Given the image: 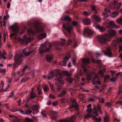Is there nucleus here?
<instances>
[{"mask_svg": "<svg viewBox=\"0 0 122 122\" xmlns=\"http://www.w3.org/2000/svg\"><path fill=\"white\" fill-rule=\"evenodd\" d=\"M59 70L58 69H55L52 70L50 73V74L51 76H49L47 77L48 80H50L54 76H55L57 78L56 79V81L55 84L57 86V88L58 90L59 91L61 89L64 83L62 79L58 77L59 76H60V74L59 72Z\"/></svg>", "mask_w": 122, "mask_h": 122, "instance_id": "nucleus-1", "label": "nucleus"}, {"mask_svg": "<svg viewBox=\"0 0 122 122\" xmlns=\"http://www.w3.org/2000/svg\"><path fill=\"white\" fill-rule=\"evenodd\" d=\"M108 31V34L105 33L104 35H100L97 36V40L101 43L104 44L106 43L110 39L115 36L117 34L116 31Z\"/></svg>", "mask_w": 122, "mask_h": 122, "instance_id": "nucleus-2", "label": "nucleus"}, {"mask_svg": "<svg viewBox=\"0 0 122 122\" xmlns=\"http://www.w3.org/2000/svg\"><path fill=\"white\" fill-rule=\"evenodd\" d=\"M64 21L67 20L66 22H64L62 28L67 30H71L74 27V26H76L77 24V23L76 21H73L71 24V18L67 16H66L62 19Z\"/></svg>", "mask_w": 122, "mask_h": 122, "instance_id": "nucleus-3", "label": "nucleus"}, {"mask_svg": "<svg viewBox=\"0 0 122 122\" xmlns=\"http://www.w3.org/2000/svg\"><path fill=\"white\" fill-rule=\"evenodd\" d=\"M90 62V60L89 58H86L83 60L82 61L83 65L82 66L84 67L83 71L86 73V79L88 81L90 80L92 77V74L90 71H88L87 69L85 68L88 66L86 64H88Z\"/></svg>", "mask_w": 122, "mask_h": 122, "instance_id": "nucleus-4", "label": "nucleus"}, {"mask_svg": "<svg viewBox=\"0 0 122 122\" xmlns=\"http://www.w3.org/2000/svg\"><path fill=\"white\" fill-rule=\"evenodd\" d=\"M49 45L48 46L44 44H42L39 48V51L41 55H42L44 53L47 52H51L52 48L53 46L51 44L48 43Z\"/></svg>", "mask_w": 122, "mask_h": 122, "instance_id": "nucleus-5", "label": "nucleus"}, {"mask_svg": "<svg viewBox=\"0 0 122 122\" xmlns=\"http://www.w3.org/2000/svg\"><path fill=\"white\" fill-rule=\"evenodd\" d=\"M23 55L20 54H16L14 56V58L15 61L14 65L15 68L21 63L22 61L21 57Z\"/></svg>", "mask_w": 122, "mask_h": 122, "instance_id": "nucleus-6", "label": "nucleus"}, {"mask_svg": "<svg viewBox=\"0 0 122 122\" xmlns=\"http://www.w3.org/2000/svg\"><path fill=\"white\" fill-rule=\"evenodd\" d=\"M93 113L96 116L98 115L99 113L102 114V110L101 106L99 104H98L97 107H94L93 108Z\"/></svg>", "mask_w": 122, "mask_h": 122, "instance_id": "nucleus-7", "label": "nucleus"}, {"mask_svg": "<svg viewBox=\"0 0 122 122\" xmlns=\"http://www.w3.org/2000/svg\"><path fill=\"white\" fill-rule=\"evenodd\" d=\"M71 54L70 53L67 54L64 58V60L61 61L59 63L60 64L63 66H65L66 65L67 61L68 60Z\"/></svg>", "mask_w": 122, "mask_h": 122, "instance_id": "nucleus-8", "label": "nucleus"}, {"mask_svg": "<svg viewBox=\"0 0 122 122\" xmlns=\"http://www.w3.org/2000/svg\"><path fill=\"white\" fill-rule=\"evenodd\" d=\"M58 114V113L56 111H50L48 113V115L50 116V118L54 120H55L58 116L57 115Z\"/></svg>", "mask_w": 122, "mask_h": 122, "instance_id": "nucleus-9", "label": "nucleus"}, {"mask_svg": "<svg viewBox=\"0 0 122 122\" xmlns=\"http://www.w3.org/2000/svg\"><path fill=\"white\" fill-rule=\"evenodd\" d=\"M69 108L71 112L74 111L73 109H75L76 110H78L79 108L78 105L75 100H73L72 101V104L69 106Z\"/></svg>", "mask_w": 122, "mask_h": 122, "instance_id": "nucleus-10", "label": "nucleus"}, {"mask_svg": "<svg viewBox=\"0 0 122 122\" xmlns=\"http://www.w3.org/2000/svg\"><path fill=\"white\" fill-rule=\"evenodd\" d=\"M113 20L110 21L108 24L107 26V28H119V26L115 24Z\"/></svg>", "mask_w": 122, "mask_h": 122, "instance_id": "nucleus-11", "label": "nucleus"}, {"mask_svg": "<svg viewBox=\"0 0 122 122\" xmlns=\"http://www.w3.org/2000/svg\"><path fill=\"white\" fill-rule=\"evenodd\" d=\"M64 43V42H54L53 43V44L54 45L56 49L59 50L61 49V45H63Z\"/></svg>", "mask_w": 122, "mask_h": 122, "instance_id": "nucleus-12", "label": "nucleus"}, {"mask_svg": "<svg viewBox=\"0 0 122 122\" xmlns=\"http://www.w3.org/2000/svg\"><path fill=\"white\" fill-rule=\"evenodd\" d=\"M76 119V117L73 116L70 118H66L64 120H61L59 122H74Z\"/></svg>", "mask_w": 122, "mask_h": 122, "instance_id": "nucleus-13", "label": "nucleus"}, {"mask_svg": "<svg viewBox=\"0 0 122 122\" xmlns=\"http://www.w3.org/2000/svg\"><path fill=\"white\" fill-rule=\"evenodd\" d=\"M14 32L10 34V37H12L13 36L15 37L18 36L19 35H22L25 33V31H21L19 32V31H13Z\"/></svg>", "mask_w": 122, "mask_h": 122, "instance_id": "nucleus-14", "label": "nucleus"}, {"mask_svg": "<svg viewBox=\"0 0 122 122\" xmlns=\"http://www.w3.org/2000/svg\"><path fill=\"white\" fill-rule=\"evenodd\" d=\"M64 33L66 36H67L69 37L74 36L75 34L73 31H63Z\"/></svg>", "mask_w": 122, "mask_h": 122, "instance_id": "nucleus-15", "label": "nucleus"}, {"mask_svg": "<svg viewBox=\"0 0 122 122\" xmlns=\"http://www.w3.org/2000/svg\"><path fill=\"white\" fill-rule=\"evenodd\" d=\"M71 43H72L71 45L73 47H75L77 46V42L76 39H74L72 42V41L70 39L68 40L67 41V45H69Z\"/></svg>", "mask_w": 122, "mask_h": 122, "instance_id": "nucleus-16", "label": "nucleus"}, {"mask_svg": "<svg viewBox=\"0 0 122 122\" xmlns=\"http://www.w3.org/2000/svg\"><path fill=\"white\" fill-rule=\"evenodd\" d=\"M117 44H122V37L117 39L116 41H114L112 43V45L115 47H116Z\"/></svg>", "mask_w": 122, "mask_h": 122, "instance_id": "nucleus-17", "label": "nucleus"}, {"mask_svg": "<svg viewBox=\"0 0 122 122\" xmlns=\"http://www.w3.org/2000/svg\"><path fill=\"white\" fill-rule=\"evenodd\" d=\"M39 107V106L37 104L33 105L32 109L33 110V113L34 114H36L39 112L38 110Z\"/></svg>", "mask_w": 122, "mask_h": 122, "instance_id": "nucleus-18", "label": "nucleus"}, {"mask_svg": "<svg viewBox=\"0 0 122 122\" xmlns=\"http://www.w3.org/2000/svg\"><path fill=\"white\" fill-rule=\"evenodd\" d=\"M23 54L26 56H28L32 53H34L36 51L34 49H32L31 50H29L27 52H26L25 49H23L22 51Z\"/></svg>", "mask_w": 122, "mask_h": 122, "instance_id": "nucleus-19", "label": "nucleus"}, {"mask_svg": "<svg viewBox=\"0 0 122 122\" xmlns=\"http://www.w3.org/2000/svg\"><path fill=\"white\" fill-rule=\"evenodd\" d=\"M103 52L105 55L107 56H111L112 54L111 50L109 48H107L106 51L103 50Z\"/></svg>", "mask_w": 122, "mask_h": 122, "instance_id": "nucleus-20", "label": "nucleus"}, {"mask_svg": "<svg viewBox=\"0 0 122 122\" xmlns=\"http://www.w3.org/2000/svg\"><path fill=\"white\" fill-rule=\"evenodd\" d=\"M93 31H83V35L85 37L88 36L92 35Z\"/></svg>", "mask_w": 122, "mask_h": 122, "instance_id": "nucleus-21", "label": "nucleus"}, {"mask_svg": "<svg viewBox=\"0 0 122 122\" xmlns=\"http://www.w3.org/2000/svg\"><path fill=\"white\" fill-rule=\"evenodd\" d=\"M9 117L13 118L14 122H20V120L17 117L15 116L12 115H10Z\"/></svg>", "mask_w": 122, "mask_h": 122, "instance_id": "nucleus-22", "label": "nucleus"}, {"mask_svg": "<svg viewBox=\"0 0 122 122\" xmlns=\"http://www.w3.org/2000/svg\"><path fill=\"white\" fill-rule=\"evenodd\" d=\"M93 27L98 30H105L106 29V28L104 26H102L101 27L99 25H95L93 26Z\"/></svg>", "mask_w": 122, "mask_h": 122, "instance_id": "nucleus-23", "label": "nucleus"}, {"mask_svg": "<svg viewBox=\"0 0 122 122\" xmlns=\"http://www.w3.org/2000/svg\"><path fill=\"white\" fill-rule=\"evenodd\" d=\"M12 76H14L15 81H18L20 79L19 77V76L17 71L13 73L12 74Z\"/></svg>", "mask_w": 122, "mask_h": 122, "instance_id": "nucleus-24", "label": "nucleus"}, {"mask_svg": "<svg viewBox=\"0 0 122 122\" xmlns=\"http://www.w3.org/2000/svg\"><path fill=\"white\" fill-rule=\"evenodd\" d=\"M67 91L65 89H63L62 91L58 95V97H63L66 95Z\"/></svg>", "mask_w": 122, "mask_h": 122, "instance_id": "nucleus-25", "label": "nucleus"}, {"mask_svg": "<svg viewBox=\"0 0 122 122\" xmlns=\"http://www.w3.org/2000/svg\"><path fill=\"white\" fill-rule=\"evenodd\" d=\"M92 18L97 22H100L101 20L100 18L97 15H94L91 16Z\"/></svg>", "mask_w": 122, "mask_h": 122, "instance_id": "nucleus-26", "label": "nucleus"}, {"mask_svg": "<svg viewBox=\"0 0 122 122\" xmlns=\"http://www.w3.org/2000/svg\"><path fill=\"white\" fill-rule=\"evenodd\" d=\"M34 28L37 30H43V27L41 26L38 25H34Z\"/></svg>", "mask_w": 122, "mask_h": 122, "instance_id": "nucleus-27", "label": "nucleus"}, {"mask_svg": "<svg viewBox=\"0 0 122 122\" xmlns=\"http://www.w3.org/2000/svg\"><path fill=\"white\" fill-rule=\"evenodd\" d=\"M46 34L45 33H43L38 36L37 38L40 39L41 40L45 38L46 36Z\"/></svg>", "mask_w": 122, "mask_h": 122, "instance_id": "nucleus-28", "label": "nucleus"}, {"mask_svg": "<svg viewBox=\"0 0 122 122\" xmlns=\"http://www.w3.org/2000/svg\"><path fill=\"white\" fill-rule=\"evenodd\" d=\"M6 55V53L4 51L3 52V54H2L1 52L0 51V60L2 58L4 59H6V58L5 56Z\"/></svg>", "mask_w": 122, "mask_h": 122, "instance_id": "nucleus-29", "label": "nucleus"}, {"mask_svg": "<svg viewBox=\"0 0 122 122\" xmlns=\"http://www.w3.org/2000/svg\"><path fill=\"white\" fill-rule=\"evenodd\" d=\"M117 2L115 1L114 2L112 3L111 5H110V7L112 9H114L116 8V6L117 5Z\"/></svg>", "mask_w": 122, "mask_h": 122, "instance_id": "nucleus-30", "label": "nucleus"}, {"mask_svg": "<svg viewBox=\"0 0 122 122\" xmlns=\"http://www.w3.org/2000/svg\"><path fill=\"white\" fill-rule=\"evenodd\" d=\"M83 22L85 24L88 25L91 23V21L89 18H86L83 20Z\"/></svg>", "mask_w": 122, "mask_h": 122, "instance_id": "nucleus-31", "label": "nucleus"}, {"mask_svg": "<svg viewBox=\"0 0 122 122\" xmlns=\"http://www.w3.org/2000/svg\"><path fill=\"white\" fill-rule=\"evenodd\" d=\"M118 14V12L115 11L112 12L110 14V15L112 17H115L117 16Z\"/></svg>", "mask_w": 122, "mask_h": 122, "instance_id": "nucleus-32", "label": "nucleus"}, {"mask_svg": "<svg viewBox=\"0 0 122 122\" xmlns=\"http://www.w3.org/2000/svg\"><path fill=\"white\" fill-rule=\"evenodd\" d=\"M28 33L30 34L33 36H34L36 34L38 33L40 31H27Z\"/></svg>", "mask_w": 122, "mask_h": 122, "instance_id": "nucleus-33", "label": "nucleus"}, {"mask_svg": "<svg viewBox=\"0 0 122 122\" xmlns=\"http://www.w3.org/2000/svg\"><path fill=\"white\" fill-rule=\"evenodd\" d=\"M93 119L96 122H100L102 121V119L100 117H99L98 119L95 116H92Z\"/></svg>", "mask_w": 122, "mask_h": 122, "instance_id": "nucleus-34", "label": "nucleus"}, {"mask_svg": "<svg viewBox=\"0 0 122 122\" xmlns=\"http://www.w3.org/2000/svg\"><path fill=\"white\" fill-rule=\"evenodd\" d=\"M12 28L14 30H20L19 27L16 24L13 25Z\"/></svg>", "mask_w": 122, "mask_h": 122, "instance_id": "nucleus-35", "label": "nucleus"}, {"mask_svg": "<svg viewBox=\"0 0 122 122\" xmlns=\"http://www.w3.org/2000/svg\"><path fill=\"white\" fill-rule=\"evenodd\" d=\"M46 58L47 61L48 62H51V60H52V57L50 55H48L46 56Z\"/></svg>", "mask_w": 122, "mask_h": 122, "instance_id": "nucleus-36", "label": "nucleus"}, {"mask_svg": "<svg viewBox=\"0 0 122 122\" xmlns=\"http://www.w3.org/2000/svg\"><path fill=\"white\" fill-rule=\"evenodd\" d=\"M24 38L26 43H27L30 42L32 40V38L30 37H27L26 36H25L24 37Z\"/></svg>", "mask_w": 122, "mask_h": 122, "instance_id": "nucleus-37", "label": "nucleus"}, {"mask_svg": "<svg viewBox=\"0 0 122 122\" xmlns=\"http://www.w3.org/2000/svg\"><path fill=\"white\" fill-rule=\"evenodd\" d=\"M117 23L119 24H122V17L119 18L116 20Z\"/></svg>", "mask_w": 122, "mask_h": 122, "instance_id": "nucleus-38", "label": "nucleus"}, {"mask_svg": "<svg viewBox=\"0 0 122 122\" xmlns=\"http://www.w3.org/2000/svg\"><path fill=\"white\" fill-rule=\"evenodd\" d=\"M91 8L92 11L94 12L95 14L97 13V11L96 9V7L93 5H92L91 6Z\"/></svg>", "mask_w": 122, "mask_h": 122, "instance_id": "nucleus-39", "label": "nucleus"}, {"mask_svg": "<svg viewBox=\"0 0 122 122\" xmlns=\"http://www.w3.org/2000/svg\"><path fill=\"white\" fill-rule=\"evenodd\" d=\"M61 102L63 103L67 102H68L67 99L66 97H64L61 99Z\"/></svg>", "mask_w": 122, "mask_h": 122, "instance_id": "nucleus-40", "label": "nucleus"}, {"mask_svg": "<svg viewBox=\"0 0 122 122\" xmlns=\"http://www.w3.org/2000/svg\"><path fill=\"white\" fill-rule=\"evenodd\" d=\"M29 77H28L23 78L21 79V81L22 82H26L29 79Z\"/></svg>", "mask_w": 122, "mask_h": 122, "instance_id": "nucleus-41", "label": "nucleus"}, {"mask_svg": "<svg viewBox=\"0 0 122 122\" xmlns=\"http://www.w3.org/2000/svg\"><path fill=\"white\" fill-rule=\"evenodd\" d=\"M105 104L106 106L109 107H110L112 106L111 102H106Z\"/></svg>", "mask_w": 122, "mask_h": 122, "instance_id": "nucleus-42", "label": "nucleus"}, {"mask_svg": "<svg viewBox=\"0 0 122 122\" xmlns=\"http://www.w3.org/2000/svg\"><path fill=\"white\" fill-rule=\"evenodd\" d=\"M104 119V122H109V118L108 116H105Z\"/></svg>", "mask_w": 122, "mask_h": 122, "instance_id": "nucleus-43", "label": "nucleus"}, {"mask_svg": "<svg viewBox=\"0 0 122 122\" xmlns=\"http://www.w3.org/2000/svg\"><path fill=\"white\" fill-rule=\"evenodd\" d=\"M63 73L65 75L68 76H70L71 75V73H69L67 71H64Z\"/></svg>", "mask_w": 122, "mask_h": 122, "instance_id": "nucleus-44", "label": "nucleus"}, {"mask_svg": "<svg viewBox=\"0 0 122 122\" xmlns=\"http://www.w3.org/2000/svg\"><path fill=\"white\" fill-rule=\"evenodd\" d=\"M109 77L110 76L109 75H106V76H104V81L105 82H106L107 80L108 79Z\"/></svg>", "mask_w": 122, "mask_h": 122, "instance_id": "nucleus-45", "label": "nucleus"}, {"mask_svg": "<svg viewBox=\"0 0 122 122\" xmlns=\"http://www.w3.org/2000/svg\"><path fill=\"white\" fill-rule=\"evenodd\" d=\"M49 84L50 88L52 90V91L53 92H54L55 90L54 89V86L53 85H52V84L51 83H49Z\"/></svg>", "mask_w": 122, "mask_h": 122, "instance_id": "nucleus-46", "label": "nucleus"}, {"mask_svg": "<svg viewBox=\"0 0 122 122\" xmlns=\"http://www.w3.org/2000/svg\"><path fill=\"white\" fill-rule=\"evenodd\" d=\"M85 96L84 94H81L79 95V97L80 99H82L85 97Z\"/></svg>", "mask_w": 122, "mask_h": 122, "instance_id": "nucleus-47", "label": "nucleus"}, {"mask_svg": "<svg viewBox=\"0 0 122 122\" xmlns=\"http://www.w3.org/2000/svg\"><path fill=\"white\" fill-rule=\"evenodd\" d=\"M32 111L29 109H28L25 111V114L27 115V114H29L32 112Z\"/></svg>", "mask_w": 122, "mask_h": 122, "instance_id": "nucleus-48", "label": "nucleus"}, {"mask_svg": "<svg viewBox=\"0 0 122 122\" xmlns=\"http://www.w3.org/2000/svg\"><path fill=\"white\" fill-rule=\"evenodd\" d=\"M6 70L5 69H3L2 68H0V72H1L3 73V75L5 74Z\"/></svg>", "mask_w": 122, "mask_h": 122, "instance_id": "nucleus-49", "label": "nucleus"}, {"mask_svg": "<svg viewBox=\"0 0 122 122\" xmlns=\"http://www.w3.org/2000/svg\"><path fill=\"white\" fill-rule=\"evenodd\" d=\"M91 116V115L89 113L87 114L85 117V118L86 119H89L90 117Z\"/></svg>", "mask_w": 122, "mask_h": 122, "instance_id": "nucleus-50", "label": "nucleus"}, {"mask_svg": "<svg viewBox=\"0 0 122 122\" xmlns=\"http://www.w3.org/2000/svg\"><path fill=\"white\" fill-rule=\"evenodd\" d=\"M10 17L9 15L8 14H7L4 17V20H6L8 18Z\"/></svg>", "mask_w": 122, "mask_h": 122, "instance_id": "nucleus-51", "label": "nucleus"}, {"mask_svg": "<svg viewBox=\"0 0 122 122\" xmlns=\"http://www.w3.org/2000/svg\"><path fill=\"white\" fill-rule=\"evenodd\" d=\"M83 14L86 15H91V12H88L87 11H85L83 12Z\"/></svg>", "mask_w": 122, "mask_h": 122, "instance_id": "nucleus-52", "label": "nucleus"}, {"mask_svg": "<svg viewBox=\"0 0 122 122\" xmlns=\"http://www.w3.org/2000/svg\"><path fill=\"white\" fill-rule=\"evenodd\" d=\"M25 120L26 122H33L31 119L28 118H26L25 119Z\"/></svg>", "mask_w": 122, "mask_h": 122, "instance_id": "nucleus-53", "label": "nucleus"}, {"mask_svg": "<svg viewBox=\"0 0 122 122\" xmlns=\"http://www.w3.org/2000/svg\"><path fill=\"white\" fill-rule=\"evenodd\" d=\"M73 81V79L71 77H69L67 78V81L69 83H71Z\"/></svg>", "mask_w": 122, "mask_h": 122, "instance_id": "nucleus-54", "label": "nucleus"}, {"mask_svg": "<svg viewBox=\"0 0 122 122\" xmlns=\"http://www.w3.org/2000/svg\"><path fill=\"white\" fill-rule=\"evenodd\" d=\"M41 114L45 117H46L47 116V115L45 111H42L41 112Z\"/></svg>", "mask_w": 122, "mask_h": 122, "instance_id": "nucleus-55", "label": "nucleus"}, {"mask_svg": "<svg viewBox=\"0 0 122 122\" xmlns=\"http://www.w3.org/2000/svg\"><path fill=\"white\" fill-rule=\"evenodd\" d=\"M104 11L105 12L107 13H110L111 12V10L110 9L108 8H107L104 9Z\"/></svg>", "mask_w": 122, "mask_h": 122, "instance_id": "nucleus-56", "label": "nucleus"}, {"mask_svg": "<svg viewBox=\"0 0 122 122\" xmlns=\"http://www.w3.org/2000/svg\"><path fill=\"white\" fill-rule=\"evenodd\" d=\"M122 5V3L121 2H119L117 5V9H119L120 8Z\"/></svg>", "mask_w": 122, "mask_h": 122, "instance_id": "nucleus-57", "label": "nucleus"}, {"mask_svg": "<svg viewBox=\"0 0 122 122\" xmlns=\"http://www.w3.org/2000/svg\"><path fill=\"white\" fill-rule=\"evenodd\" d=\"M36 97V96L35 94L32 92L31 93L30 95V97L31 98H35Z\"/></svg>", "mask_w": 122, "mask_h": 122, "instance_id": "nucleus-58", "label": "nucleus"}, {"mask_svg": "<svg viewBox=\"0 0 122 122\" xmlns=\"http://www.w3.org/2000/svg\"><path fill=\"white\" fill-rule=\"evenodd\" d=\"M28 66H26L24 67L22 71V72H24L25 70L28 68Z\"/></svg>", "mask_w": 122, "mask_h": 122, "instance_id": "nucleus-59", "label": "nucleus"}, {"mask_svg": "<svg viewBox=\"0 0 122 122\" xmlns=\"http://www.w3.org/2000/svg\"><path fill=\"white\" fill-rule=\"evenodd\" d=\"M87 112L90 114L92 111V108H88L87 109Z\"/></svg>", "mask_w": 122, "mask_h": 122, "instance_id": "nucleus-60", "label": "nucleus"}, {"mask_svg": "<svg viewBox=\"0 0 122 122\" xmlns=\"http://www.w3.org/2000/svg\"><path fill=\"white\" fill-rule=\"evenodd\" d=\"M37 91H38V94H39L40 95L41 94V90H40V87H38L37 89Z\"/></svg>", "mask_w": 122, "mask_h": 122, "instance_id": "nucleus-61", "label": "nucleus"}, {"mask_svg": "<svg viewBox=\"0 0 122 122\" xmlns=\"http://www.w3.org/2000/svg\"><path fill=\"white\" fill-rule=\"evenodd\" d=\"M48 88L47 87L44 86L43 88V89L45 92H46L47 91L48 89Z\"/></svg>", "mask_w": 122, "mask_h": 122, "instance_id": "nucleus-62", "label": "nucleus"}, {"mask_svg": "<svg viewBox=\"0 0 122 122\" xmlns=\"http://www.w3.org/2000/svg\"><path fill=\"white\" fill-rule=\"evenodd\" d=\"M122 92V87H121L119 89V92L118 93V95L120 94Z\"/></svg>", "mask_w": 122, "mask_h": 122, "instance_id": "nucleus-63", "label": "nucleus"}, {"mask_svg": "<svg viewBox=\"0 0 122 122\" xmlns=\"http://www.w3.org/2000/svg\"><path fill=\"white\" fill-rule=\"evenodd\" d=\"M119 52H120L121 51H122V46L119 45Z\"/></svg>", "mask_w": 122, "mask_h": 122, "instance_id": "nucleus-64", "label": "nucleus"}]
</instances>
